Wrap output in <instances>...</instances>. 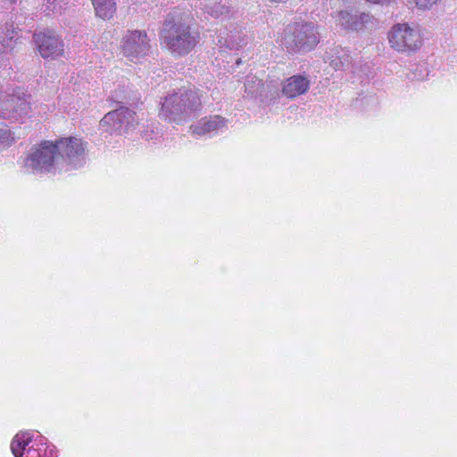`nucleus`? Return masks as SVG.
I'll return each instance as SVG.
<instances>
[{"label": "nucleus", "instance_id": "nucleus-1", "mask_svg": "<svg viewBox=\"0 0 457 457\" xmlns=\"http://www.w3.org/2000/svg\"><path fill=\"white\" fill-rule=\"evenodd\" d=\"M201 105L202 101L197 91L180 88L165 96L159 115L169 122L180 124L187 121Z\"/></svg>", "mask_w": 457, "mask_h": 457}, {"label": "nucleus", "instance_id": "nucleus-2", "mask_svg": "<svg viewBox=\"0 0 457 457\" xmlns=\"http://www.w3.org/2000/svg\"><path fill=\"white\" fill-rule=\"evenodd\" d=\"M162 44L173 54L183 56L191 52L198 43V33L181 21H165L160 32Z\"/></svg>", "mask_w": 457, "mask_h": 457}, {"label": "nucleus", "instance_id": "nucleus-3", "mask_svg": "<svg viewBox=\"0 0 457 457\" xmlns=\"http://www.w3.org/2000/svg\"><path fill=\"white\" fill-rule=\"evenodd\" d=\"M55 142L43 141L31 148L29 154L24 161V166L32 171L54 172L63 170L60 166Z\"/></svg>", "mask_w": 457, "mask_h": 457}, {"label": "nucleus", "instance_id": "nucleus-4", "mask_svg": "<svg viewBox=\"0 0 457 457\" xmlns=\"http://www.w3.org/2000/svg\"><path fill=\"white\" fill-rule=\"evenodd\" d=\"M318 42V32L313 23H295L287 26L284 44L288 50L307 52L314 48Z\"/></svg>", "mask_w": 457, "mask_h": 457}, {"label": "nucleus", "instance_id": "nucleus-5", "mask_svg": "<svg viewBox=\"0 0 457 457\" xmlns=\"http://www.w3.org/2000/svg\"><path fill=\"white\" fill-rule=\"evenodd\" d=\"M29 98V96L24 93L4 95L0 90V119L23 123L30 117L31 103Z\"/></svg>", "mask_w": 457, "mask_h": 457}, {"label": "nucleus", "instance_id": "nucleus-6", "mask_svg": "<svg viewBox=\"0 0 457 457\" xmlns=\"http://www.w3.org/2000/svg\"><path fill=\"white\" fill-rule=\"evenodd\" d=\"M60 166L66 165L65 170H76L86 163L85 144L75 137H61L54 141Z\"/></svg>", "mask_w": 457, "mask_h": 457}, {"label": "nucleus", "instance_id": "nucleus-7", "mask_svg": "<svg viewBox=\"0 0 457 457\" xmlns=\"http://www.w3.org/2000/svg\"><path fill=\"white\" fill-rule=\"evenodd\" d=\"M100 124L111 134L123 135L136 128L137 119L135 112L127 107H120L105 114Z\"/></svg>", "mask_w": 457, "mask_h": 457}, {"label": "nucleus", "instance_id": "nucleus-8", "mask_svg": "<svg viewBox=\"0 0 457 457\" xmlns=\"http://www.w3.org/2000/svg\"><path fill=\"white\" fill-rule=\"evenodd\" d=\"M393 48L399 52L414 51L421 45V37L418 30L407 24H397L388 34Z\"/></svg>", "mask_w": 457, "mask_h": 457}, {"label": "nucleus", "instance_id": "nucleus-9", "mask_svg": "<svg viewBox=\"0 0 457 457\" xmlns=\"http://www.w3.org/2000/svg\"><path fill=\"white\" fill-rule=\"evenodd\" d=\"M150 47V39L145 30H129L122 38V53L130 61L146 56Z\"/></svg>", "mask_w": 457, "mask_h": 457}, {"label": "nucleus", "instance_id": "nucleus-10", "mask_svg": "<svg viewBox=\"0 0 457 457\" xmlns=\"http://www.w3.org/2000/svg\"><path fill=\"white\" fill-rule=\"evenodd\" d=\"M34 40L40 55L45 58H57L64 54V44L51 31L34 34Z\"/></svg>", "mask_w": 457, "mask_h": 457}, {"label": "nucleus", "instance_id": "nucleus-11", "mask_svg": "<svg viewBox=\"0 0 457 457\" xmlns=\"http://www.w3.org/2000/svg\"><path fill=\"white\" fill-rule=\"evenodd\" d=\"M33 436L29 432H20L12 438L11 450L14 457H41L39 451L30 445Z\"/></svg>", "mask_w": 457, "mask_h": 457}, {"label": "nucleus", "instance_id": "nucleus-12", "mask_svg": "<svg viewBox=\"0 0 457 457\" xmlns=\"http://www.w3.org/2000/svg\"><path fill=\"white\" fill-rule=\"evenodd\" d=\"M247 36L241 28L234 27L229 31L225 29L217 36V45L228 49H239L247 44Z\"/></svg>", "mask_w": 457, "mask_h": 457}, {"label": "nucleus", "instance_id": "nucleus-13", "mask_svg": "<svg viewBox=\"0 0 457 457\" xmlns=\"http://www.w3.org/2000/svg\"><path fill=\"white\" fill-rule=\"evenodd\" d=\"M227 127V120L219 115L202 119L197 124L191 126L194 134L204 136L222 131Z\"/></svg>", "mask_w": 457, "mask_h": 457}, {"label": "nucleus", "instance_id": "nucleus-14", "mask_svg": "<svg viewBox=\"0 0 457 457\" xmlns=\"http://www.w3.org/2000/svg\"><path fill=\"white\" fill-rule=\"evenodd\" d=\"M370 21V16L365 12L353 14L341 11L337 15V22L345 29L360 30Z\"/></svg>", "mask_w": 457, "mask_h": 457}, {"label": "nucleus", "instance_id": "nucleus-15", "mask_svg": "<svg viewBox=\"0 0 457 457\" xmlns=\"http://www.w3.org/2000/svg\"><path fill=\"white\" fill-rule=\"evenodd\" d=\"M309 80L300 75L292 76L287 79L283 87L282 94L288 98H295L304 94L309 89Z\"/></svg>", "mask_w": 457, "mask_h": 457}, {"label": "nucleus", "instance_id": "nucleus-16", "mask_svg": "<svg viewBox=\"0 0 457 457\" xmlns=\"http://www.w3.org/2000/svg\"><path fill=\"white\" fill-rule=\"evenodd\" d=\"M200 8L215 19L228 18L231 12L230 6L217 1L201 0Z\"/></svg>", "mask_w": 457, "mask_h": 457}, {"label": "nucleus", "instance_id": "nucleus-17", "mask_svg": "<svg viewBox=\"0 0 457 457\" xmlns=\"http://www.w3.org/2000/svg\"><path fill=\"white\" fill-rule=\"evenodd\" d=\"M280 91V83L278 79H270L267 80L264 83V89L261 94L260 102L265 105L273 104L276 100L279 97Z\"/></svg>", "mask_w": 457, "mask_h": 457}, {"label": "nucleus", "instance_id": "nucleus-18", "mask_svg": "<svg viewBox=\"0 0 457 457\" xmlns=\"http://www.w3.org/2000/svg\"><path fill=\"white\" fill-rule=\"evenodd\" d=\"M329 64L335 70L345 71L352 66V57L348 50L336 49L335 54L330 56Z\"/></svg>", "mask_w": 457, "mask_h": 457}, {"label": "nucleus", "instance_id": "nucleus-19", "mask_svg": "<svg viewBox=\"0 0 457 457\" xmlns=\"http://www.w3.org/2000/svg\"><path fill=\"white\" fill-rule=\"evenodd\" d=\"M96 16L103 20L111 19L116 12L115 0H91Z\"/></svg>", "mask_w": 457, "mask_h": 457}, {"label": "nucleus", "instance_id": "nucleus-20", "mask_svg": "<svg viewBox=\"0 0 457 457\" xmlns=\"http://www.w3.org/2000/svg\"><path fill=\"white\" fill-rule=\"evenodd\" d=\"M264 89V83L254 75H248L245 81V97L252 99H260L261 94Z\"/></svg>", "mask_w": 457, "mask_h": 457}, {"label": "nucleus", "instance_id": "nucleus-21", "mask_svg": "<svg viewBox=\"0 0 457 457\" xmlns=\"http://www.w3.org/2000/svg\"><path fill=\"white\" fill-rule=\"evenodd\" d=\"M15 31L12 25L0 28V53L12 47Z\"/></svg>", "mask_w": 457, "mask_h": 457}, {"label": "nucleus", "instance_id": "nucleus-22", "mask_svg": "<svg viewBox=\"0 0 457 457\" xmlns=\"http://www.w3.org/2000/svg\"><path fill=\"white\" fill-rule=\"evenodd\" d=\"M439 0H404L410 8H418L420 10H428Z\"/></svg>", "mask_w": 457, "mask_h": 457}, {"label": "nucleus", "instance_id": "nucleus-23", "mask_svg": "<svg viewBox=\"0 0 457 457\" xmlns=\"http://www.w3.org/2000/svg\"><path fill=\"white\" fill-rule=\"evenodd\" d=\"M66 4V0H46L45 12H47V14L61 13Z\"/></svg>", "mask_w": 457, "mask_h": 457}, {"label": "nucleus", "instance_id": "nucleus-24", "mask_svg": "<svg viewBox=\"0 0 457 457\" xmlns=\"http://www.w3.org/2000/svg\"><path fill=\"white\" fill-rule=\"evenodd\" d=\"M13 137H12L11 130L4 126L0 128V147H5L10 145Z\"/></svg>", "mask_w": 457, "mask_h": 457}, {"label": "nucleus", "instance_id": "nucleus-25", "mask_svg": "<svg viewBox=\"0 0 457 457\" xmlns=\"http://www.w3.org/2000/svg\"><path fill=\"white\" fill-rule=\"evenodd\" d=\"M12 3H14L16 0H10Z\"/></svg>", "mask_w": 457, "mask_h": 457}]
</instances>
